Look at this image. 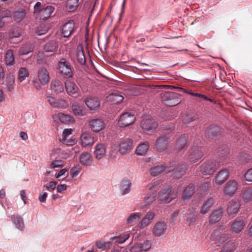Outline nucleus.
Listing matches in <instances>:
<instances>
[{
    "mask_svg": "<svg viewBox=\"0 0 252 252\" xmlns=\"http://www.w3.org/2000/svg\"><path fill=\"white\" fill-rule=\"evenodd\" d=\"M204 155V149L201 146H194L189 151V159L192 163L198 161Z\"/></svg>",
    "mask_w": 252,
    "mask_h": 252,
    "instance_id": "obj_3",
    "label": "nucleus"
},
{
    "mask_svg": "<svg viewBox=\"0 0 252 252\" xmlns=\"http://www.w3.org/2000/svg\"><path fill=\"white\" fill-rule=\"evenodd\" d=\"M71 108L75 115L83 116L85 115L83 106L78 103H73L71 105Z\"/></svg>",
    "mask_w": 252,
    "mask_h": 252,
    "instance_id": "obj_33",
    "label": "nucleus"
},
{
    "mask_svg": "<svg viewBox=\"0 0 252 252\" xmlns=\"http://www.w3.org/2000/svg\"><path fill=\"white\" fill-rule=\"evenodd\" d=\"M72 130L71 129H65L63 130L62 135V138L61 141L64 144L66 145H71L73 143V141L67 140V137L72 133Z\"/></svg>",
    "mask_w": 252,
    "mask_h": 252,
    "instance_id": "obj_43",
    "label": "nucleus"
},
{
    "mask_svg": "<svg viewBox=\"0 0 252 252\" xmlns=\"http://www.w3.org/2000/svg\"><path fill=\"white\" fill-rule=\"evenodd\" d=\"M239 188V184L237 181L231 180L227 182L224 185L223 189V193L225 196L230 197L236 192Z\"/></svg>",
    "mask_w": 252,
    "mask_h": 252,
    "instance_id": "obj_4",
    "label": "nucleus"
},
{
    "mask_svg": "<svg viewBox=\"0 0 252 252\" xmlns=\"http://www.w3.org/2000/svg\"><path fill=\"white\" fill-rule=\"evenodd\" d=\"M158 197L161 201L169 203L176 197V194L172 192L171 188L167 186L163 188L160 191Z\"/></svg>",
    "mask_w": 252,
    "mask_h": 252,
    "instance_id": "obj_6",
    "label": "nucleus"
},
{
    "mask_svg": "<svg viewBox=\"0 0 252 252\" xmlns=\"http://www.w3.org/2000/svg\"><path fill=\"white\" fill-rule=\"evenodd\" d=\"M245 223L242 219H236L232 224L231 230L232 233H238L245 226Z\"/></svg>",
    "mask_w": 252,
    "mask_h": 252,
    "instance_id": "obj_23",
    "label": "nucleus"
},
{
    "mask_svg": "<svg viewBox=\"0 0 252 252\" xmlns=\"http://www.w3.org/2000/svg\"><path fill=\"white\" fill-rule=\"evenodd\" d=\"M108 100L113 102V103H117L122 102L124 97V96L118 93H113L109 94L107 96Z\"/></svg>",
    "mask_w": 252,
    "mask_h": 252,
    "instance_id": "obj_40",
    "label": "nucleus"
},
{
    "mask_svg": "<svg viewBox=\"0 0 252 252\" xmlns=\"http://www.w3.org/2000/svg\"><path fill=\"white\" fill-rule=\"evenodd\" d=\"M105 147L104 144H97L95 147V150L94 151L95 158L98 159L101 158L105 153Z\"/></svg>",
    "mask_w": 252,
    "mask_h": 252,
    "instance_id": "obj_36",
    "label": "nucleus"
},
{
    "mask_svg": "<svg viewBox=\"0 0 252 252\" xmlns=\"http://www.w3.org/2000/svg\"><path fill=\"white\" fill-rule=\"evenodd\" d=\"M12 221L18 229H22L24 226V223L22 217L20 216H14Z\"/></svg>",
    "mask_w": 252,
    "mask_h": 252,
    "instance_id": "obj_48",
    "label": "nucleus"
},
{
    "mask_svg": "<svg viewBox=\"0 0 252 252\" xmlns=\"http://www.w3.org/2000/svg\"><path fill=\"white\" fill-rule=\"evenodd\" d=\"M51 88L56 94H60L64 90L63 83L59 80H54L51 82Z\"/></svg>",
    "mask_w": 252,
    "mask_h": 252,
    "instance_id": "obj_30",
    "label": "nucleus"
},
{
    "mask_svg": "<svg viewBox=\"0 0 252 252\" xmlns=\"http://www.w3.org/2000/svg\"><path fill=\"white\" fill-rule=\"evenodd\" d=\"M80 141L81 145L84 147L91 145L94 143V137L88 132H84L81 135Z\"/></svg>",
    "mask_w": 252,
    "mask_h": 252,
    "instance_id": "obj_20",
    "label": "nucleus"
},
{
    "mask_svg": "<svg viewBox=\"0 0 252 252\" xmlns=\"http://www.w3.org/2000/svg\"><path fill=\"white\" fill-rule=\"evenodd\" d=\"M131 183L129 180H124L121 182V190L123 195L127 193L130 190Z\"/></svg>",
    "mask_w": 252,
    "mask_h": 252,
    "instance_id": "obj_45",
    "label": "nucleus"
},
{
    "mask_svg": "<svg viewBox=\"0 0 252 252\" xmlns=\"http://www.w3.org/2000/svg\"><path fill=\"white\" fill-rule=\"evenodd\" d=\"M175 128L174 125L173 123H169L164 126L163 130L165 134H168L172 132Z\"/></svg>",
    "mask_w": 252,
    "mask_h": 252,
    "instance_id": "obj_58",
    "label": "nucleus"
},
{
    "mask_svg": "<svg viewBox=\"0 0 252 252\" xmlns=\"http://www.w3.org/2000/svg\"><path fill=\"white\" fill-rule=\"evenodd\" d=\"M27 12L26 9L21 7L15 8L13 12V18L17 22H20L26 17Z\"/></svg>",
    "mask_w": 252,
    "mask_h": 252,
    "instance_id": "obj_16",
    "label": "nucleus"
},
{
    "mask_svg": "<svg viewBox=\"0 0 252 252\" xmlns=\"http://www.w3.org/2000/svg\"><path fill=\"white\" fill-rule=\"evenodd\" d=\"M129 237V234H126L124 235L123 236H116L114 237H112L111 240L112 241L115 240V242H117L119 244H122L124 243L127 239Z\"/></svg>",
    "mask_w": 252,
    "mask_h": 252,
    "instance_id": "obj_51",
    "label": "nucleus"
},
{
    "mask_svg": "<svg viewBox=\"0 0 252 252\" xmlns=\"http://www.w3.org/2000/svg\"><path fill=\"white\" fill-rule=\"evenodd\" d=\"M230 172L228 169L224 168L217 174L216 177V184L218 185H222L224 183L229 176Z\"/></svg>",
    "mask_w": 252,
    "mask_h": 252,
    "instance_id": "obj_14",
    "label": "nucleus"
},
{
    "mask_svg": "<svg viewBox=\"0 0 252 252\" xmlns=\"http://www.w3.org/2000/svg\"><path fill=\"white\" fill-rule=\"evenodd\" d=\"M54 9V7L52 6H47L46 7H43L38 11L36 16L40 20H46L51 16Z\"/></svg>",
    "mask_w": 252,
    "mask_h": 252,
    "instance_id": "obj_13",
    "label": "nucleus"
},
{
    "mask_svg": "<svg viewBox=\"0 0 252 252\" xmlns=\"http://www.w3.org/2000/svg\"><path fill=\"white\" fill-rule=\"evenodd\" d=\"M131 252H142L140 248V244L137 243L131 247L130 250Z\"/></svg>",
    "mask_w": 252,
    "mask_h": 252,
    "instance_id": "obj_63",
    "label": "nucleus"
},
{
    "mask_svg": "<svg viewBox=\"0 0 252 252\" xmlns=\"http://www.w3.org/2000/svg\"><path fill=\"white\" fill-rule=\"evenodd\" d=\"M89 126L91 130L94 132H98L105 127V124L101 119H93L89 122Z\"/></svg>",
    "mask_w": 252,
    "mask_h": 252,
    "instance_id": "obj_10",
    "label": "nucleus"
},
{
    "mask_svg": "<svg viewBox=\"0 0 252 252\" xmlns=\"http://www.w3.org/2000/svg\"><path fill=\"white\" fill-rule=\"evenodd\" d=\"M48 27L44 24L40 25L37 28L36 33L38 35H41L48 32Z\"/></svg>",
    "mask_w": 252,
    "mask_h": 252,
    "instance_id": "obj_52",
    "label": "nucleus"
},
{
    "mask_svg": "<svg viewBox=\"0 0 252 252\" xmlns=\"http://www.w3.org/2000/svg\"><path fill=\"white\" fill-rule=\"evenodd\" d=\"M149 143L147 142L139 144L136 150V154L141 156L145 155L149 149Z\"/></svg>",
    "mask_w": 252,
    "mask_h": 252,
    "instance_id": "obj_41",
    "label": "nucleus"
},
{
    "mask_svg": "<svg viewBox=\"0 0 252 252\" xmlns=\"http://www.w3.org/2000/svg\"><path fill=\"white\" fill-rule=\"evenodd\" d=\"M76 59L78 62L81 64H85L86 63V59L84 55L83 50L81 47H78L76 51Z\"/></svg>",
    "mask_w": 252,
    "mask_h": 252,
    "instance_id": "obj_38",
    "label": "nucleus"
},
{
    "mask_svg": "<svg viewBox=\"0 0 252 252\" xmlns=\"http://www.w3.org/2000/svg\"><path fill=\"white\" fill-rule=\"evenodd\" d=\"M240 207V201L238 199H233L228 204L227 212L230 215L237 213Z\"/></svg>",
    "mask_w": 252,
    "mask_h": 252,
    "instance_id": "obj_17",
    "label": "nucleus"
},
{
    "mask_svg": "<svg viewBox=\"0 0 252 252\" xmlns=\"http://www.w3.org/2000/svg\"><path fill=\"white\" fill-rule=\"evenodd\" d=\"M187 166L185 163L177 165L176 162L173 161L170 163L169 166L163 164L162 165H157L152 167L150 169V174L152 176L155 177L161 174L164 171L165 173L174 171L173 178L179 179L184 175Z\"/></svg>",
    "mask_w": 252,
    "mask_h": 252,
    "instance_id": "obj_1",
    "label": "nucleus"
},
{
    "mask_svg": "<svg viewBox=\"0 0 252 252\" xmlns=\"http://www.w3.org/2000/svg\"><path fill=\"white\" fill-rule=\"evenodd\" d=\"M217 168V163L215 161L208 160L200 166V172L204 175H210Z\"/></svg>",
    "mask_w": 252,
    "mask_h": 252,
    "instance_id": "obj_8",
    "label": "nucleus"
},
{
    "mask_svg": "<svg viewBox=\"0 0 252 252\" xmlns=\"http://www.w3.org/2000/svg\"><path fill=\"white\" fill-rule=\"evenodd\" d=\"M38 77L41 84L44 85L49 81V74L47 70L44 68H41L38 71Z\"/></svg>",
    "mask_w": 252,
    "mask_h": 252,
    "instance_id": "obj_21",
    "label": "nucleus"
},
{
    "mask_svg": "<svg viewBox=\"0 0 252 252\" xmlns=\"http://www.w3.org/2000/svg\"><path fill=\"white\" fill-rule=\"evenodd\" d=\"M140 248H141L142 252V251H145V252L148 251L151 248L152 243L150 240H146L144 242H143L142 243H140Z\"/></svg>",
    "mask_w": 252,
    "mask_h": 252,
    "instance_id": "obj_53",
    "label": "nucleus"
},
{
    "mask_svg": "<svg viewBox=\"0 0 252 252\" xmlns=\"http://www.w3.org/2000/svg\"><path fill=\"white\" fill-rule=\"evenodd\" d=\"M63 162L62 160H54L51 162L50 164V167L52 168H55L56 167L62 166L63 165Z\"/></svg>",
    "mask_w": 252,
    "mask_h": 252,
    "instance_id": "obj_60",
    "label": "nucleus"
},
{
    "mask_svg": "<svg viewBox=\"0 0 252 252\" xmlns=\"http://www.w3.org/2000/svg\"><path fill=\"white\" fill-rule=\"evenodd\" d=\"M74 30V21L69 20L63 25L62 29V33L64 37H68L72 33Z\"/></svg>",
    "mask_w": 252,
    "mask_h": 252,
    "instance_id": "obj_19",
    "label": "nucleus"
},
{
    "mask_svg": "<svg viewBox=\"0 0 252 252\" xmlns=\"http://www.w3.org/2000/svg\"><path fill=\"white\" fill-rule=\"evenodd\" d=\"M245 178L248 182H252V168L247 170L245 174Z\"/></svg>",
    "mask_w": 252,
    "mask_h": 252,
    "instance_id": "obj_61",
    "label": "nucleus"
},
{
    "mask_svg": "<svg viewBox=\"0 0 252 252\" xmlns=\"http://www.w3.org/2000/svg\"><path fill=\"white\" fill-rule=\"evenodd\" d=\"M238 245L237 241H228L223 246L222 249L220 252H234Z\"/></svg>",
    "mask_w": 252,
    "mask_h": 252,
    "instance_id": "obj_28",
    "label": "nucleus"
},
{
    "mask_svg": "<svg viewBox=\"0 0 252 252\" xmlns=\"http://www.w3.org/2000/svg\"><path fill=\"white\" fill-rule=\"evenodd\" d=\"M214 203V200L213 198L208 199L207 201L203 204L200 210V213L202 214H205L207 213L210 210V209L212 207Z\"/></svg>",
    "mask_w": 252,
    "mask_h": 252,
    "instance_id": "obj_42",
    "label": "nucleus"
},
{
    "mask_svg": "<svg viewBox=\"0 0 252 252\" xmlns=\"http://www.w3.org/2000/svg\"><path fill=\"white\" fill-rule=\"evenodd\" d=\"M133 147V141L129 138L122 140L119 145V151L122 155L128 153Z\"/></svg>",
    "mask_w": 252,
    "mask_h": 252,
    "instance_id": "obj_9",
    "label": "nucleus"
},
{
    "mask_svg": "<svg viewBox=\"0 0 252 252\" xmlns=\"http://www.w3.org/2000/svg\"><path fill=\"white\" fill-rule=\"evenodd\" d=\"M251 156L246 153H242L240 156V160L243 162L248 163L251 160Z\"/></svg>",
    "mask_w": 252,
    "mask_h": 252,
    "instance_id": "obj_56",
    "label": "nucleus"
},
{
    "mask_svg": "<svg viewBox=\"0 0 252 252\" xmlns=\"http://www.w3.org/2000/svg\"><path fill=\"white\" fill-rule=\"evenodd\" d=\"M108 245V243L103 241H98L96 243L97 248L100 249H105Z\"/></svg>",
    "mask_w": 252,
    "mask_h": 252,
    "instance_id": "obj_62",
    "label": "nucleus"
},
{
    "mask_svg": "<svg viewBox=\"0 0 252 252\" xmlns=\"http://www.w3.org/2000/svg\"><path fill=\"white\" fill-rule=\"evenodd\" d=\"M155 214L153 212H148L145 217L142 219L138 225L141 229L144 228L148 226L151 220L154 218Z\"/></svg>",
    "mask_w": 252,
    "mask_h": 252,
    "instance_id": "obj_29",
    "label": "nucleus"
},
{
    "mask_svg": "<svg viewBox=\"0 0 252 252\" xmlns=\"http://www.w3.org/2000/svg\"><path fill=\"white\" fill-rule=\"evenodd\" d=\"M68 106L67 102L62 98H59L56 100V103L54 107L64 109Z\"/></svg>",
    "mask_w": 252,
    "mask_h": 252,
    "instance_id": "obj_50",
    "label": "nucleus"
},
{
    "mask_svg": "<svg viewBox=\"0 0 252 252\" xmlns=\"http://www.w3.org/2000/svg\"><path fill=\"white\" fill-rule=\"evenodd\" d=\"M194 192V187L192 185H189L184 190L182 195L183 200H188L189 199Z\"/></svg>",
    "mask_w": 252,
    "mask_h": 252,
    "instance_id": "obj_39",
    "label": "nucleus"
},
{
    "mask_svg": "<svg viewBox=\"0 0 252 252\" xmlns=\"http://www.w3.org/2000/svg\"><path fill=\"white\" fill-rule=\"evenodd\" d=\"M4 60L7 65L12 66L15 63V59L12 50L9 49L7 51L5 55Z\"/></svg>",
    "mask_w": 252,
    "mask_h": 252,
    "instance_id": "obj_37",
    "label": "nucleus"
},
{
    "mask_svg": "<svg viewBox=\"0 0 252 252\" xmlns=\"http://www.w3.org/2000/svg\"><path fill=\"white\" fill-rule=\"evenodd\" d=\"M160 186V182L157 181L152 184L149 189L151 191L149 194H147L144 197L145 205H149L153 203L155 200L156 195L154 192H156L159 189Z\"/></svg>",
    "mask_w": 252,
    "mask_h": 252,
    "instance_id": "obj_5",
    "label": "nucleus"
},
{
    "mask_svg": "<svg viewBox=\"0 0 252 252\" xmlns=\"http://www.w3.org/2000/svg\"><path fill=\"white\" fill-rule=\"evenodd\" d=\"M58 117L61 123L64 124H69L73 123L74 122L73 118L68 114H65L63 113H59Z\"/></svg>",
    "mask_w": 252,
    "mask_h": 252,
    "instance_id": "obj_35",
    "label": "nucleus"
},
{
    "mask_svg": "<svg viewBox=\"0 0 252 252\" xmlns=\"http://www.w3.org/2000/svg\"><path fill=\"white\" fill-rule=\"evenodd\" d=\"M65 86L67 94L73 95L78 93L79 89L78 86L73 82L67 80L65 83Z\"/></svg>",
    "mask_w": 252,
    "mask_h": 252,
    "instance_id": "obj_25",
    "label": "nucleus"
},
{
    "mask_svg": "<svg viewBox=\"0 0 252 252\" xmlns=\"http://www.w3.org/2000/svg\"><path fill=\"white\" fill-rule=\"evenodd\" d=\"M29 75V71L25 67L20 68L18 74V80L20 82L23 81Z\"/></svg>",
    "mask_w": 252,
    "mask_h": 252,
    "instance_id": "obj_47",
    "label": "nucleus"
},
{
    "mask_svg": "<svg viewBox=\"0 0 252 252\" xmlns=\"http://www.w3.org/2000/svg\"><path fill=\"white\" fill-rule=\"evenodd\" d=\"M197 117L195 116L188 115L184 118L183 123L184 124L188 125L190 122L194 121L197 119Z\"/></svg>",
    "mask_w": 252,
    "mask_h": 252,
    "instance_id": "obj_55",
    "label": "nucleus"
},
{
    "mask_svg": "<svg viewBox=\"0 0 252 252\" xmlns=\"http://www.w3.org/2000/svg\"><path fill=\"white\" fill-rule=\"evenodd\" d=\"M230 234L229 233H223L219 238L218 241L219 243H223L230 237Z\"/></svg>",
    "mask_w": 252,
    "mask_h": 252,
    "instance_id": "obj_59",
    "label": "nucleus"
},
{
    "mask_svg": "<svg viewBox=\"0 0 252 252\" xmlns=\"http://www.w3.org/2000/svg\"><path fill=\"white\" fill-rule=\"evenodd\" d=\"M167 225L164 221H158L154 226L153 234L155 237H159L165 234Z\"/></svg>",
    "mask_w": 252,
    "mask_h": 252,
    "instance_id": "obj_11",
    "label": "nucleus"
},
{
    "mask_svg": "<svg viewBox=\"0 0 252 252\" xmlns=\"http://www.w3.org/2000/svg\"><path fill=\"white\" fill-rule=\"evenodd\" d=\"M14 83V76L10 73L7 74L5 79V84L6 86V89L7 91L11 92L13 90Z\"/></svg>",
    "mask_w": 252,
    "mask_h": 252,
    "instance_id": "obj_34",
    "label": "nucleus"
},
{
    "mask_svg": "<svg viewBox=\"0 0 252 252\" xmlns=\"http://www.w3.org/2000/svg\"><path fill=\"white\" fill-rule=\"evenodd\" d=\"M161 99L163 103L169 106H176L181 101L179 94L170 92L164 93L161 96Z\"/></svg>",
    "mask_w": 252,
    "mask_h": 252,
    "instance_id": "obj_2",
    "label": "nucleus"
},
{
    "mask_svg": "<svg viewBox=\"0 0 252 252\" xmlns=\"http://www.w3.org/2000/svg\"><path fill=\"white\" fill-rule=\"evenodd\" d=\"M158 126V123L153 119H149L144 120L141 122V126L142 128L147 131H153Z\"/></svg>",
    "mask_w": 252,
    "mask_h": 252,
    "instance_id": "obj_12",
    "label": "nucleus"
},
{
    "mask_svg": "<svg viewBox=\"0 0 252 252\" xmlns=\"http://www.w3.org/2000/svg\"><path fill=\"white\" fill-rule=\"evenodd\" d=\"M140 216L141 214L139 213L131 214L127 219V223H131L134 222L140 217Z\"/></svg>",
    "mask_w": 252,
    "mask_h": 252,
    "instance_id": "obj_54",
    "label": "nucleus"
},
{
    "mask_svg": "<svg viewBox=\"0 0 252 252\" xmlns=\"http://www.w3.org/2000/svg\"><path fill=\"white\" fill-rule=\"evenodd\" d=\"M34 45L31 43H26L22 45L19 49V53L21 56L26 55L32 52L34 49Z\"/></svg>",
    "mask_w": 252,
    "mask_h": 252,
    "instance_id": "obj_31",
    "label": "nucleus"
},
{
    "mask_svg": "<svg viewBox=\"0 0 252 252\" xmlns=\"http://www.w3.org/2000/svg\"><path fill=\"white\" fill-rule=\"evenodd\" d=\"M188 136L187 134H183L177 140L175 146V150L178 152L184 149L187 146Z\"/></svg>",
    "mask_w": 252,
    "mask_h": 252,
    "instance_id": "obj_26",
    "label": "nucleus"
},
{
    "mask_svg": "<svg viewBox=\"0 0 252 252\" xmlns=\"http://www.w3.org/2000/svg\"><path fill=\"white\" fill-rule=\"evenodd\" d=\"M21 35V34L18 29L11 30L9 33V36L10 38L19 37Z\"/></svg>",
    "mask_w": 252,
    "mask_h": 252,
    "instance_id": "obj_57",
    "label": "nucleus"
},
{
    "mask_svg": "<svg viewBox=\"0 0 252 252\" xmlns=\"http://www.w3.org/2000/svg\"><path fill=\"white\" fill-rule=\"evenodd\" d=\"M168 138L166 136L159 137L157 140L156 148L159 152L163 151L166 148L168 144Z\"/></svg>",
    "mask_w": 252,
    "mask_h": 252,
    "instance_id": "obj_27",
    "label": "nucleus"
},
{
    "mask_svg": "<svg viewBox=\"0 0 252 252\" xmlns=\"http://www.w3.org/2000/svg\"><path fill=\"white\" fill-rule=\"evenodd\" d=\"M46 97L47 98V101L49 103L50 105L52 107H54L57 99L49 95V94H47Z\"/></svg>",
    "mask_w": 252,
    "mask_h": 252,
    "instance_id": "obj_64",
    "label": "nucleus"
},
{
    "mask_svg": "<svg viewBox=\"0 0 252 252\" xmlns=\"http://www.w3.org/2000/svg\"><path fill=\"white\" fill-rule=\"evenodd\" d=\"M135 121L134 114L126 112L123 114L119 120V124L122 127H126L131 125Z\"/></svg>",
    "mask_w": 252,
    "mask_h": 252,
    "instance_id": "obj_7",
    "label": "nucleus"
},
{
    "mask_svg": "<svg viewBox=\"0 0 252 252\" xmlns=\"http://www.w3.org/2000/svg\"><path fill=\"white\" fill-rule=\"evenodd\" d=\"M220 128L217 126L212 125L208 127L205 132L206 136L214 139L220 134Z\"/></svg>",
    "mask_w": 252,
    "mask_h": 252,
    "instance_id": "obj_18",
    "label": "nucleus"
},
{
    "mask_svg": "<svg viewBox=\"0 0 252 252\" xmlns=\"http://www.w3.org/2000/svg\"><path fill=\"white\" fill-rule=\"evenodd\" d=\"M223 214V209L219 208L214 210L209 217V222L212 224L216 223L221 219Z\"/></svg>",
    "mask_w": 252,
    "mask_h": 252,
    "instance_id": "obj_24",
    "label": "nucleus"
},
{
    "mask_svg": "<svg viewBox=\"0 0 252 252\" xmlns=\"http://www.w3.org/2000/svg\"><path fill=\"white\" fill-rule=\"evenodd\" d=\"M59 69L62 74L68 77L72 75V71L70 67L65 62L64 59H62L59 63Z\"/></svg>",
    "mask_w": 252,
    "mask_h": 252,
    "instance_id": "obj_22",
    "label": "nucleus"
},
{
    "mask_svg": "<svg viewBox=\"0 0 252 252\" xmlns=\"http://www.w3.org/2000/svg\"><path fill=\"white\" fill-rule=\"evenodd\" d=\"M57 48V43L54 40H51L47 43L44 46V51L46 52H54Z\"/></svg>",
    "mask_w": 252,
    "mask_h": 252,
    "instance_id": "obj_44",
    "label": "nucleus"
},
{
    "mask_svg": "<svg viewBox=\"0 0 252 252\" xmlns=\"http://www.w3.org/2000/svg\"><path fill=\"white\" fill-rule=\"evenodd\" d=\"M79 0H67L66 7L69 12H72L76 10L78 6Z\"/></svg>",
    "mask_w": 252,
    "mask_h": 252,
    "instance_id": "obj_46",
    "label": "nucleus"
},
{
    "mask_svg": "<svg viewBox=\"0 0 252 252\" xmlns=\"http://www.w3.org/2000/svg\"><path fill=\"white\" fill-rule=\"evenodd\" d=\"M80 161L82 164L88 166L91 165L93 158L90 154L84 152L81 154L80 157Z\"/></svg>",
    "mask_w": 252,
    "mask_h": 252,
    "instance_id": "obj_32",
    "label": "nucleus"
},
{
    "mask_svg": "<svg viewBox=\"0 0 252 252\" xmlns=\"http://www.w3.org/2000/svg\"><path fill=\"white\" fill-rule=\"evenodd\" d=\"M243 199L246 202L252 199V188H248L244 191Z\"/></svg>",
    "mask_w": 252,
    "mask_h": 252,
    "instance_id": "obj_49",
    "label": "nucleus"
},
{
    "mask_svg": "<svg viewBox=\"0 0 252 252\" xmlns=\"http://www.w3.org/2000/svg\"><path fill=\"white\" fill-rule=\"evenodd\" d=\"M84 102L87 107L92 110L97 109L100 105V102L97 97H90L86 98Z\"/></svg>",
    "mask_w": 252,
    "mask_h": 252,
    "instance_id": "obj_15",
    "label": "nucleus"
}]
</instances>
